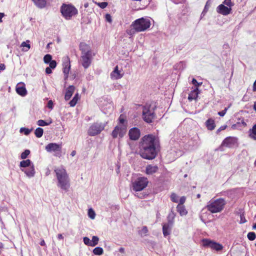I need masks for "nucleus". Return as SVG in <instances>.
<instances>
[{
	"label": "nucleus",
	"instance_id": "f257e3e1",
	"mask_svg": "<svg viewBox=\"0 0 256 256\" xmlns=\"http://www.w3.org/2000/svg\"><path fill=\"white\" fill-rule=\"evenodd\" d=\"M159 147L158 138L153 134L146 135L139 142V154L143 158L153 160L158 154Z\"/></svg>",
	"mask_w": 256,
	"mask_h": 256
},
{
	"label": "nucleus",
	"instance_id": "f03ea898",
	"mask_svg": "<svg viewBox=\"0 0 256 256\" xmlns=\"http://www.w3.org/2000/svg\"><path fill=\"white\" fill-rule=\"evenodd\" d=\"M54 172L58 180V186L62 190L68 192L70 186V182L66 170L62 168H56Z\"/></svg>",
	"mask_w": 256,
	"mask_h": 256
},
{
	"label": "nucleus",
	"instance_id": "7ed1b4c3",
	"mask_svg": "<svg viewBox=\"0 0 256 256\" xmlns=\"http://www.w3.org/2000/svg\"><path fill=\"white\" fill-rule=\"evenodd\" d=\"M226 204V202L224 198L212 199L208 202L206 208L210 213L215 214L221 212Z\"/></svg>",
	"mask_w": 256,
	"mask_h": 256
},
{
	"label": "nucleus",
	"instance_id": "20e7f679",
	"mask_svg": "<svg viewBox=\"0 0 256 256\" xmlns=\"http://www.w3.org/2000/svg\"><path fill=\"white\" fill-rule=\"evenodd\" d=\"M150 24V21L148 18H142L132 22L131 26L136 32H141L148 29Z\"/></svg>",
	"mask_w": 256,
	"mask_h": 256
},
{
	"label": "nucleus",
	"instance_id": "39448f33",
	"mask_svg": "<svg viewBox=\"0 0 256 256\" xmlns=\"http://www.w3.org/2000/svg\"><path fill=\"white\" fill-rule=\"evenodd\" d=\"M148 184V178L144 176H138L136 180L132 181V190L134 192L142 191Z\"/></svg>",
	"mask_w": 256,
	"mask_h": 256
},
{
	"label": "nucleus",
	"instance_id": "423d86ee",
	"mask_svg": "<svg viewBox=\"0 0 256 256\" xmlns=\"http://www.w3.org/2000/svg\"><path fill=\"white\" fill-rule=\"evenodd\" d=\"M156 106L152 107L150 104H146L142 108V118L147 123H150L156 118L154 112Z\"/></svg>",
	"mask_w": 256,
	"mask_h": 256
},
{
	"label": "nucleus",
	"instance_id": "0eeeda50",
	"mask_svg": "<svg viewBox=\"0 0 256 256\" xmlns=\"http://www.w3.org/2000/svg\"><path fill=\"white\" fill-rule=\"evenodd\" d=\"M62 16L66 20H70L72 16L78 14L77 9L71 4H62L60 8Z\"/></svg>",
	"mask_w": 256,
	"mask_h": 256
},
{
	"label": "nucleus",
	"instance_id": "6e6552de",
	"mask_svg": "<svg viewBox=\"0 0 256 256\" xmlns=\"http://www.w3.org/2000/svg\"><path fill=\"white\" fill-rule=\"evenodd\" d=\"M106 124L102 122H94L89 128L88 134L90 136H95L100 134L104 130Z\"/></svg>",
	"mask_w": 256,
	"mask_h": 256
},
{
	"label": "nucleus",
	"instance_id": "1a4fd4ad",
	"mask_svg": "<svg viewBox=\"0 0 256 256\" xmlns=\"http://www.w3.org/2000/svg\"><path fill=\"white\" fill-rule=\"evenodd\" d=\"M202 243L204 246L210 248L216 252L220 251L224 248L222 244L209 239H203Z\"/></svg>",
	"mask_w": 256,
	"mask_h": 256
},
{
	"label": "nucleus",
	"instance_id": "9d476101",
	"mask_svg": "<svg viewBox=\"0 0 256 256\" xmlns=\"http://www.w3.org/2000/svg\"><path fill=\"white\" fill-rule=\"evenodd\" d=\"M126 124H118L116 126L112 132V136L114 138H116L118 136L122 138L126 134Z\"/></svg>",
	"mask_w": 256,
	"mask_h": 256
},
{
	"label": "nucleus",
	"instance_id": "9b49d317",
	"mask_svg": "<svg viewBox=\"0 0 256 256\" xmlns=\"http://www.w3.org/2000/svg\"><path fill=\"white\" fill-rule=\"evenodd\" d=\"M46 150L48 152H54L56 156L60 154L62 152V144L56 143H50L46 146Z\"/></svg>",
	"mask_w": 256,
	"mask_h": 256
},
{
	"label": "nucleus",
	"instance_id": "f8f14e48",
	"mask_svg": "<svg viewBox=\"0 0 256 256\" xmlns=\"http://www.w3.org/2000/svg\"><path fill=\"white\" fill-rule=\"evenodd\" d=\"M92 54H81L80 62L84 68H88L92 63Z\"/></svg>",
	"mask_w": 256,
	"mask_h": 256
},
{
	"label": "nucleus",
	"instance_id": "ddd939ff",
	"mask_svg": "<svg viewBox=\"0 0 256 256\" xmlns=\"http://www.w3.org/2000/svg\"><path fill=\"white\" fill-rule=\"evenodd\" d=\"M222 145L230 148L237 146L238 138L235 137H227L223 140Z\"/></svg>",
	"mask_w": 256,
	"mask_h": 256
},
{
	"label": "nucleus",
	"instance_id": "4468645a",
	"mask_svg": "<svg viewBox=\"0 0 256 256\" xmlns=\"http://www.w3.org/2000/svg\"><path fill=\"white\" fill-rule=\"evenodd\" d=\"M128 134L130 140H137L140 136V130L136 127L131 128L128 131Z\"/></svg>",
	"mask_w": 256,
	"mask_h": 256
},
{
	"label": "nucleus",
	"instance_id": "2eb2a0df",
	"mask_svg": "<svg viewBox=\"0 0 256 256\" xmlns=\"http://www.w3.org/2000/svg\"><path fill=\"white\" fill-rule=\"evenodd\" d=\"M62 66L63 72L64 74L65 78H67L70 68V60L68 56H66L63 58Z\"/></svg>",
	"mask_w": 256,
	"mask_h": 256
},
{
	"label": "nucleus",
	"instance_id": "dca6fc26",
	"mask_svg": "<svg viewBox=\"0 0 256 256\" xmlns=\"http://www.w3.org/2000/svg\"><path fill=\"white\" fill-rule=\"evenodd\" d=\"M16 93L22 96H24L28 94L25 84L24 82L18 83L16 86Z\"/></svg>",
	"mask_w": 256,
	"mask_h": 256
},
{
	"label": "nucleus",
	"instance_id": "f3484780",
	"mask_svg": "<svg viewBox=\"0 0 256 256\" xmlns=\"http://www.w3.org/2000/svg\"><path fill=\"white\" fill-rule=\"evenodd\" d=\"M231 8H228L223 4H220L216 8V12L224 16H227L231 12Z\"/></svg>",
	"mask_w": 256,
	"mask_h": 256
},
{
	"label": "nucleus",
	"instance_id": "a211bd4d",
	"mask_svg": "<svg viewBox=\"0 0 256 256\" xmlns=\"http://www.w3.org/2000/svg\"><path fill=\"white\" fill-rule=\"evenodd\" d=\"M110 78L112 80H118L121 78L124 74L121 73L120 71L118 69V66H116L114 70L110 73Z\"/></svg>",
	"mask_w": 256,
	"mask_h": 256
},
{
	"label": "nucleus",
	"instance_id": "6ab92c4d",
	"mask_svg": "<svg viewBox=\"0 0 256 256\" xmlns=\"http://www.w3.org/2000/svg\"><path fill=\"white\" fill-rule=\"evenodd\" d=\"M22 171L29 178L34 177L36 173L34 166H32L31 167L26 168H22Z\"/></svg>",
	"mask_w": 256,
	"mask_h": 256
},
{
	"label": "nucleus",
	"instance_id": "aec40b11",
	"mask_svg": "<svg viewBox=\"0 0 256 256\" xmlns=\"http://www.w3.org/2000/svg\"><path fill=\"white\" fill-rule=\"evenodd\" d=\"M79 47L82 54H92L90 48L87 44L84 42H80Z\"/></svg>",
	"mask_w": 256,
	"mask_h": 256
},
{
	"label": "nucleus",
	"instance_id": "412c9836",
	"mask_svg": "<svg viewBox=\"0 0 256 256\" xmlns=\"http://www.w3.org/2000/svg\"><path fill=\"white\" fill-rule=\"evenodd\" d=\"M158 168L156 165L148 164L146 166V173L148 175H152L157 172Z\"/></svg>",
	"mask_w": 256,
	"mask_h": 256
},
{
	"label": "nucleus",
	"instance_id": "4be33fe9",
	"mask_svg": "<svg viewBox=\"0 0 256 256\" xmlns=\"http://www.w3.org/2000/svg\"><path fill=\"white\" fill-rule=\"evenodd\" d=\"M32 166H34L32 162L29 159H27L26 160H23L21 161L20 163V170H22V168H30Z\"/></svg>",
	"mask_w": 256,
	"mask_h": 256
},
{
	"label": "nucleus",
	"instance_id": "5701e85b",
	"mask_svg": "<svg viewBox=\"0 0 256 256\" xmlns=\"http://www.w3.org/2000/svg\"><path fill=\"white\" fill-rule=\"evenodd\" d=\"M75 90V87L74 86H70L68 87L66 90L64 98L66 100H68L72 96Z\"/></svg>",
	"mask_w": 256,
	"mask_h": 256
},
{
	"label": "nucleus",
	"instance_id": "b1692460",
	"mask_svg": "<svg viewBox=\"0 0 256 256\" xmlns=\"http://www.w3.org/2000/svg\"><path fill=\"white\" fill-rule=\"evenodd\" d=\"M198 88H194L188 94V100L192 101L193 100H196L198 96Z\"/></svg>",
	"mask_w": 256,
	"mask_h": 256
},
{
	"label": "nucleus",
	"instance_id": "393cba45",
	"mask_svg": "<svg viewBox=\"0 0 256 256\" xmlns=\"http://www.w3.org/2000/svg\"><path fill=\"white\" fill-rule=\"evenodd\" d=\"M175 216V213L172 210H171V212L168 214V216L167 217L168 222L166 223V224L171 225L172 226Z\"/></svg>",
	"mask_w": 256,
	"mask_h": 256
},
{
	"label": "nucleus",
	"instance_id": "a878e982",
	"mask_svg": "<svg viewBox=\"0 0 256 256\" xmlns=\"http://www.w3.org/2000/svg\"><path fill=\"white\" fill-rule=\"evenodd\" d=\"M206 126L208 130H214L216 127L214 120L212 118L208 119L206 122Z\"/></svg>",
	"mask_w": 256,
	"mask_h": 256
},
{
	"label": "nucleus",
	"instance_id": "bb28decb",
	"mask_svg": "<svg viewBox=\"0 0 256 256\" xmlns=\"http://www.w3.org/2000/svg\"><path fill=\"white\" fill-rule=\"evenodd\" d=\"M172 226L166 224H163L162 226V232L164 236L166 237L167 236L170 234V230Z\"/></svg>",
	"mask_w": 256,
	"mask_h": 256
},
{
	"label": "nucleus",
	"instance_id": "cd10ccee",
	"mask_svg": "<svg viewBox=\"0 0 256 256\" xmlns=\"http://www.w3.org/2000/svg\"><path fill=\"white\" fill-rule=\"evenodd\" d=\"M32 1L38 8H42L46 6V0H32Z\"/></svg>",
	"mask_w": 256,
	"mask_h": 256
},
{
	"label": "nucleus",
	"instance_id": "c85d7f7f",
	"mask_svg": "<svg viewBox=\"0 0 256 256\" xmlns=\"http://www.w3.org/2000/svg\"><path fill=\"white\" fill-rule=\"evenodd\" d=\"M176 208L180 216H185L187 214V210L183 205L178 204Z\"/></svg>",
	"mask_w": 256,
	"mask_h": 256
},
{
	"label": "nucleus",
	"instance_id": "c756f323",
	"mask_svg": "<svg viewBox=\"0 0 256 256\" xmlns=\"http://www.w3.org/2000/svg\"><path fill=\"white\" fill-rule=\"evenodd\" d=\"M30 41L27 40L26 42H23L20 45V46L22 48V50L24 52H28L30 48V46L29 44Z\"/></svg>",
	"mask_w": 256,
	"mask_h": 256
},
{
	"label": "nucleus",
	"instance_id": "7c9ffc66",
	"mask_svg": "<svg viewBox=\"0 0 256 256\" xmlns=\"http://www.w3.org/2000/svg\"><path fill=\"white\" fill-rule=\"evenodd\" d=\"M80 96L78 93H76L74 97L72 98V99L70 102L69 104L70 106H74L76 104L78 100L79 99Z\"/></svg>",
	"mask_w": 256,
	"mask_h": 256
},
{
	"label": "nucleus",
	"instance_id": "2f4dec72",
	"mask_svg": "<svg viewBox=\"0 0 256 256\" xmlns=\"http://www.w3.org/2000/svg\"><path fill=\"white\" fill-rule=\"evenodd\" d=\"M44 134V130L41 128H36L34 132V134L38 138H41Z\"/></svg>",
	"mask_w": 256,
	"mask_h": 256
},
{
	"label": "nucleus",
	"instance_id": "473e14b6",
	"mask_svg": "<svg viewBox=\"0 0 256 256\" xmlns=\"http://www.w3.org/2000/svg\"><path fill=\"white\" fill-rule=\"evenodd\" d=\"M93 253L95 255L100 256L103 254L104 250L100 247H96L94 249Z\"/></svg>",
	"mask_w": 256,
	"mask_h": 256
},
{
	"label": "nucleus",
	"instance_id": "72a5a7b5",
	"mask_svg": "<svg viewBox=\"0 0 256 256\" xmlns=\"http://www.w3.org/2000/svg\"><path fill=\"white\" fill-rule=\"evenodd\" d=\"M52 121H50L49 122H47L44 120H40L38 121H37L36 124L38 126H48L52 123Z\"/></svg>",
	"mask_w": 256,
	"mask_h": 256
},
{
	"label": "nucleus",
	"instance_id": "f704fd0d",
	"mask_svg": "<svg viewBox=\"0 0 256 256\" xmlns=\"http://www.w3.org/2000/svg\"><path fill=\"white\" fill-rule=\"evenodd\" d=\"M99 238L97 236H93L91 240L90 246H94L98 244Z\"/></svg>",
	"mask_w": 256,
	"mask_h": 256
},
{
	"label": "nucleus",
	"instance_id": "c9c22d12",
	"mask_svg": "<svg viewBox=\"0 0 256 256\" xmlns=\"http://www.w3.org/2000/svg\"><path fill=\"white\" fill-rule=\"evenodd\" d=\"M52 60V56L50 54L45 55L44 57V61L46 64H48Z\"/></svg>",
	"mask_w": 256,
	"mask_h": 256
},
{
	"label": "nucleus",
	"instance_id": "e433bc0d",
	"mask_svg": "<svg viewBox=\"0 0 256 256\" xmlns=\"http://www.w3.org/2000/svg\"><path fill=\"white\" fill-rule=\"evenodd\" d=\"M30 154V150H26L24 152L21 154L20 158L22 159H26Z\"/></svg>",
	"mask_w": 256,
	"mask_h": 256
},
{
	"label": "nucleus",
	"instance_id": "4c0bfd02",
	"mask_svg": "<svg viewBox=\"0 0 256 256\" xmlns=\"http://www.w3.org/2000/svg\"><path fill=\"white\" fill-rule=\"evenodd\" d=\"M248 238L250 240H254L256 238V234L254 232H250L247 235Z\"/></svg>",
	"mask_w": 256,
	"mask_h": 256
},
{
	"label": "nucleus",
	"instance_id": "58836bf2",
	"mask_svg": "<svg viewBox=\"0 0 256 256\" xmlns=\"http://www.w3.org/2000/svg\"><path fill=\"white\" fill-rule=\"evenodd\" d=\"M20 132L21 133L24 132L25 135L28 136L31 130H30L26 128H20Z\"/></svg>",
	"mask_w": 256,
	"mask_h": 256
},
{
	"label": "nucleus",
	"instance_id": "ea45409f",
	"mask_svg": "<svg viewBox=\"0 0 256 256\" xmlns=\"http://www.w3.org/2000/svg\"><path fill=\"white\" fill-rule=\"evenodd\" d=\"M178 196L174 193L172 194L170 196L171 200L174 202H178Z\"/></svg>",
	"mask_w": 256,
	"mask_h": 256
},
{
	"label": "nucleus",
	"instance_id": "a19ab883",
	"mask_svg": "<svg viewBox=\"0 0 256 256\" xmlns=\"http://www.w3.org/2000/svg\"><path fill=\"white\" fill-rule=\"evenodd\" d=\"M88 215L90 218L94 219L96 214L94 210H93L92 208H90L88 210Z\"/></svg>",
	"mask_w": 256,
	"mask_h": 256
},
{
	"label": "nucleus",
	"instance_id": "79ce46f5",
	"mask_svg": "<svg viewBox=\"0 0 256 256\" xmlns=\"http://www.w3.org/2000/svg\"><path fill=\"white\" fill-rule=\"evenodd\" d=\"M83 241H84V244L86 245L90 246L91 240H90V239L88 238L84 237L83 238Z\"/></svg>",
	"mask_w": 256,
	"mask_h": 256
},
{
	"label": "nucleus",
	"instance_id": "37998d69",
	"mask_svg": "<svg viewBox=\"0 0 256 256\" xmlns=\"http://www.w3.org/2000/svg\"><path fill=\"white\" fill-rule=\"evenodd\" d=\"M250 136H251V137H253V136H252V134H254V135H255L256 136V124H255L252 128L250 130Z\"/></svg>",
	"mask_w": 256,
	"mask_h": 256
},
{
	"label": "nucleus",
	"instance_id": "c03bdc74",
	"mask_svg": "<svg viewBox=\"0 0 256 256\" xmlns=\"http://www.w3.org/2000/svg\"><path fill=\"white\" fill-rule=\"evenodd\" d=\"M222 4L224 5H226L230 8L232 6H234V4L232 3L231 0H224Z\"/></svg>",
	"mask_w": 256,
	"mask_h": 256
},
{
	"label": "nucleus",
	"instance_id": "a18cd8bd",
	"mask_svg": "<svg viewBox=\"0 0 256 256\" xmlns=\"http://www.w3.org/2000/svg\"><path fill=\"white\" fill-rule=\"evenodd\" d=\"M230 107V106H229L228 108H226L224 110L219 112H218V114L220 116H224L226 114V111L228 110Z\"/></svg>",
	"mask_w": 256,
	"mask_h": 256
},
{
	"label": "nucleus",
	"instance_id": "49530a36",
	"mask_svg": "<svg viewBox=\"0 0 256 256\" xmlns=\"http://www.w3.org/2000/svg\"><path fill=\"white\" fill-rule=\"evenodd\" d=\"M118 120H119V124H120V125H122V124H124V122H125V119L122 116L121 114L119 118H118Z\"/></svg>",
	"mask_w": 256,
	"mask_h": 256
},
{
	"label": "nucleus",
	"instance_id": "de8ad7c7",
	"mask_svg": "<svg viewBox=\"0 0 256 256\" xmlns=\"http://www.w3.org/2000/svg\"><path fill=\"white\" fill-rule=\"evenodd\" d=\"M49 67L52 68V69L54 68L56 66V62L54 60H52L49 63Z\"/></svg>",
	"mask_w": 256,
	"mask_h": 256
},
{
	"label": "nucleus",
	"instance_id": "09e8293b",
	"mask_svg": "<svg viewBox=\"0 0 256 256\" xmlns=\"http://www.w3.org/2000/svg\"><path fill=\"white\" fill-rule=\"evenodd\" d=\"M192 83L194 85L196 86V88H198V86L201 85L202 84V82H200V83L198 82L195 78L192 79Z\"/></svg>",
	"mask_w": 256,
	"mask_h": 256
},
{
	"label": "nucleus",
	"instance_id": "8fccbe9b",
	"mask_svg": "<svg viewBox=\"0 0 256 256\" xmlns=\"http://www.w3.org/2000/svg\"><path fill=\"white\" fill-rule=\"evenodd\" d=\"M148 232V230L146 226H143L141 230V234H146Z\"/></svg>",
	"mask_w": 256,
	"mask_h": 256
},
{
	"label": "nucleus",
	"instance_id": "3c124183",
	"mask_svg": "<svg viewBox=\"0 0 256 256\" xmlns=\"http://www.w3.org/2000/svg\"><path fill=\"white\" fill-rule=\"evenodd\" d=\"M105 18H106V20L107 22H112V17L110 14H106V15Z\"/></svg>",
	"mask_w": 256,
	"mask_h": 256
},
{
	"label": "nucleus",
	"instance_id": "603ef678",
	"mask_svg": "<svg viewBox=\"0 0 256 256\" xmlns=\"http://www.w3.org/2000/svg\"><path fill=\"white\" fill-rule=\"evenodd\" d=\"M107 5L108 4L106 2H101L99 4L100 6L102 8H105L107 6Z\"/></svg>",
	"mask_w": 256,
	"mask_h": 256
},
{
	"label": "nucleus",
	"instance_id": "864d4df0",
	"mask_svg": "<svg viewBox=\"0 0 256 256\" xmlns=\"http://www.w3.org/2000/svg\"><path fill=\"white\" fill-rule=\"evenodd\" d=\"M185 201H186V198L184 196L181 197L180 199V203L178 204L182 205L185 202Z\"/></svg>",
	"mask_w": 256,
	"mask_h": 256
},
{
	"label": "nucleus",
	"instance_id": "5fc2aeb1",
	"mask_svg": "<svg viewBox=\"0 0 256 256\" xmlns=\"http://www.w3.org/2000/svg\"><path fill=\"white\" fill-rule=\"evenodd\" d=\"M48 107L52 109L53 108V102L52 100H49L48 103Z\"/></svg>",
	"mask_w": 256,
	"mask_h": 256
},
{
	"label": "nucleus",
	"instance_id": "6e6d98bb",
	"mask_svg": "<svg viewBox=\"0 0 256 256\" xmlns=\"http://www.w3.org/2000/svg\"><path fill=\"white\" fill-rule=\"evenodd\" d=\"M227 127V126L226 125H224V126H221L218 130H217V132H218L222 130H225Z\"/></svg>",
	"mask_w": 256,
	"mask_h": 256
},
{
	"label": "nucleus",
	"instance_id": "4d7b16f0",
	"mask_svg": "<svg viewBox=\"0 0 256 256\" xmlns=\"http://www.w3.org/2000/svg\"><path fill=\"white\" fill-rule=\"evenodd\" d=\"M52 68H51L50 67H47L46 68V74H50L52 72Z\"/></svg>",
	"mask_w": 256,
	"mask_h": 256
},
{
	"label": "nucleus",
	"instance_id": "13d9d810",
	"mask_svg": "<svg viewBox=\"0 0 256 256\" xmlns=\"http://www.w3.org/2000/svg\"><path fill=\"white\" fill-rule=\"evenodd\" d=\"M146 194H144L140 193V194H138V193L135 194V196H137L138 198H144Z\"/></svg>",
	"mask_w": 256,
	"mask_h": 256
},
{
	"label": "nucleus",
	"instance_id": "bf43d9fd",
	"mask_svg": "<svg viewBox=\"0 0 256 256\" xmlns=\"http://www.w3.org/2000/svg\"><path fill=\"white\" fill-rule=\"evenodd\" d=\"M246 222V220L243 215H240V224H243Z\"/></svg>",
	"mask_w": 256,
	"mask_h": 256
},
{
	"label": "nucleus",
	"instance_id": "052dcab7",
	"mask_svg": "<svg viewBox=\"0 0 256 256\" xmlns=\"http://www.w3.org/2000/svg\"><path fill=\"white\" fill-rule=\"evenodd\" d=\"M5 68H6V66H5L4 64H0V70H4Z\"/></svg>",
	"mask_w": 256,
	"mask_h": 256
},
{
	"label": "nucleus",
	"instance_id": "680f3d73",
	"mask_svg": "<svg viewBox=\"0 0 256 256\" xmlns=\"http://www.w3.org/2000/svg\"><path fill=\"white\" fill-rule=\"evenodd\" d=\"M57 238L59 240H63L64 238V237L63 236L62 234H58Z\"/></svg>",
	"mask_w": 256,
	"mask_h": 256
},
{
	"label": "nucleus",
	"instance_id": "e2e57ef3",
	"mask_svg": "<svg viewBox=\"0 0 256 256\" xmlns=\"http://www.w3.org/2000/svg\"><path fill=\"white\" fill-rule=\"evenodd\" d=\"M118 251L122 254H124L125 252V250L124 248H120L118 249Z\"/></svg>",
	"mask_w": 256,
	"mask_h": 256
},
{
	"label": "nucleus",
	"instance_id": "0e129e2a",
	"mask_svg": "<svg viewBox=\"0 0 256 256\" xmlns=\"http://www.w3.org/2000/svg\"><path fill=\"white\" fill-rule=\"evenodd\" d=\"M208 2L206 3V4L205 6H204V10L202 12V14L204 12H206L208 11Z\"/></svg>",
	"mask_w": 256,
	"mask_h": 256
},
{
	"label": "nucleus",
	"instance_id": "69168bd1",
	"mask_svg": "<svg viewBox=\"0 0 256 256\" xmlns=\"http://www.w3.org/2000/svg\"><path fill=\"white\" fill-rule=\"evenodd\" d=\"M4 16V13L0 12V22H2V18Z\"/></svg>",
	"mask_w": 256,
	"mask_h": 256
},
{
	"label": "nucleus",
	"instance_id": "338daca9",
	"mask_svg": "<svg viewBox=\"0 0 256 256\" xmlns=\"http://www.w3.org/2000/svg\"><path fill=\"white\" fill-rule=\"evenodd\" d=\"M253 91L256 92V80H255L253 84Z\"/></svg>",
	"mask_w": 256,
	"mask_h": 256
},
{
	"label": "nucleus",
	"instance_id": "774afa93",
	"mask_svg": "<svg viewBox=\"0 0 256 256\" xmlns=\"http://www.w3.org/2000/svg\"><path fill=\"white\" fill-rule=\"evenodd\" d=\"M134 32H136L134 29L133 30H130L128 32V33L129 34H133L134 33Z\"/></svg>",
	"mask_w": 256,
	"mask_h": 256
}]
</instances>
